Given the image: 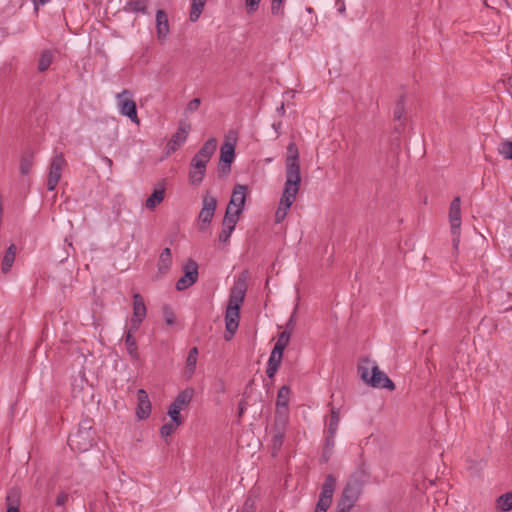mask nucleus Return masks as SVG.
Wrapping results in <instances>:
<instances>
[{
  "mask_svg": "<svg viewBox=\"0 0 512 512\" xmlns=\"http://www.w3.org/2000/svg\"><path fill=\"white\" fill-rule=\"evenodd\" d=\"M193 393V389H185L176 396V398L171 404H173L174 406H178V408L180 409H183L191 402L193 398Z\"/></svg>",
  "mask_w": 512,
  "mask_h": 512,
  "instance_id": "4be33fe9",
  "label": "nucleus"
},
{
  "mask_svg": "<svg viewBox=\"0 0 512 512\" xmlns=\"http://www.w3.org/2000/svg\"><path fill=\"white\" fill-rule=\"evenodd\" d=\"M178 426H180V425L176 424L175 422H172V421L165 423L160 429L161 436L169 437L176 430V428Z\"/></svg>",
  "mask_w": 512,
  "mask_h": 512,
  "instance_id": "ea45409f",
  "label": "nucleus"
},
{
  "mask_svg": "<svg viewBox=\"0 0 512 512\" xmlns=\"http://www.w3.org/2000/svg\"><path fill=\"white\" fill-rule=\"evenodd\" d=\"M239 216L240 214H237L233 210L226 209L222 225L224 227L235 229V226L239 220Z\"/></svg>",
  "mask_w": 512,
  "mask_h": 512,
  "instance_id": "72a5a7b5",
  "label": "nucleus"
},
{
  "mask_svg": "<svg viewBox=\"0 0 512 512\" xmlns=\"http://www.w3.org/2000/svg\"><path fill=\"white\" fill-rule=\"evenodd\" d=\"M358 372L361 379L374 388H386L390 391L395 389L394 383L374 361L364 359L358 366Z\"/></svg>",
  "mask_w": 512,
  "mask_h": 512,
  "instance_id": "7ed1b4c3",
  "label": "nucleus"
},
{
  "mask_svg": "<svg viewBox=\"0 0 512 512\" xmlns=\"http://www.w3.org/2000/svg\"><path fill=\"white\" fill-rule=\"evenodd\" d=\"M285 348H286V346L281 345L280 343L276 342L271 353H273V354H275L277 356L278 355L283 356V351H284Z\"/></svg>",
  "mask_w": 512,
  "mask_h": 512,
  "instance_id": "603ef678",
  "label": "nucleus"
},
{
  "mask_svg": "<svg viewBox=\"0 0 512 512\" xmlns=\"http://www.w3.org/2000/svg\"><path fill=\"white\" fill-rule=\"evenodd\" d=\"M181 410L182 409L178 408V406H174L173 404L170 405L168 410V415L171 418V421L179 425L183 423V419L180 415Z\"/></svg>",
  "mask_w": 512,
  "mask_h": 512,
  "instance_id": "58836bf2",
  "label": "nucleus"
},
{
  "mask_svg": "<svg viewBox=\"0 0 512 512\" xmlns=\"http://www.w3.org/2000/svg\"><path fill=\"white\" fill-rule=\"evenodd\" d=\"M183 270V276L176 283V289L178 291H183L189 288L198 279V264L194 260L189 259Z\"/></svg>",
  "mask_w": 512,
  "mask_h": 512,
  "instance_id": "9b49d317",
  "label": "nucleus"
},
{
  "mask_svg": "<svg viewBox=\"0 0 512 512\" xmlns=\"http://www.w3.org/2000/svg\"><path fill=\"white\" fill-rule=\"evenodd\" d=\"M172 264V255L170 248H164L160 254L158 261V270L162 273H166Z\"/></svg>",
  "mask_w": 512,
  "mask_h": 512,
  "instance_id": "5701e85b",
  "label": "nucleus"
},
{
  "mask_svg": "<svg viewBox=\"0 0 512 512\" xmlns=\"http://www.w3.org/2000/svg\"><path fill=\"white\" fill-rule=\"evenodd\" d=\"M339 421H340L339 409L332 408L329 423H328V429H327V432L329 434L336 435V432L338 430Z\"/></svg>",
  "mask_w": 512,
  "mask_h": 512,
  "instance_id": "2f4dec72",
  "label": "nucleus"
},
{
  "mask_svg": "<svg viewBox=\"0 0 512 512\" xmlns=\"http://www.w3.org/2000/svg\"><path fill=\"white\" fill-rule=\"evenodd\" d=\"M68 499H69V494L62 491L58 494L55 504L59 507H62L67 503Z\"/></svg>",
  "mask_w": 512,
  "mask_h": 512,
  "instance_id": "09e8293b",
  "label": "nucleus"
},
{
  "mask_svg": "<svg viewBox=\"0 0 512 512\" xmlns=\"http://www.w3.org/2000/svg\"><path fill=\"white\" fill-rule=\"evenodd\" d=\"M235 157V145L226 141L223 143L220 149V161H219V174L221 176H226L230 173L231 163L233 162Z\"/></svg>",
  "mask_w": 512,
  "mask_h": 512,
  "instance_id": "f8f14e48",
  "label": "nucleus"
},
{
  "mask_svg": "<svg viewBox=\"0 0 512 512\" xmlns=\"http://www.w3.org/2000/svg\"><path fill=\"white\" fill-rule=\"evenodd\" d=\"M332 500L327 498L319 497V500L316 504L315 512H327V509L330 507Z\"/></svg>",
  "mask_w": 512,
  "mask_h": 512,
  "instance_id": "a19ab883",
  "label": "nucleus"
},
{
  "mask_svg": "<svg viewBox=\"0 0 512 512\" xmlns=\"http://www.w3.org/2000/svg\"><path fill=\"white\" fill-rule=\"evenodd\" d=\"M498 152L501 154L505 159L512 160V141H505L502 142L498 147Z\"/></svg>",
  "mask_w": 512,
  "mask_h": 512,
  "instance_id": "4c0bfd02",
  "label": "nucleus"
},
{
  "mask_svg": "<svg viewBox=\"0 0 512 512\" xmlns=\"http://www.w3.org/2000/svg\"><path fill=\"white\" fill-rule=\"evenodd\" d=\"M337 479L334 475L329 474L326 476L319 497L332 500L336 488Z\"/></svg>",
  "mask_w": 512,
  "mask_h": 512,
  "instance_id": "a211bd4d",
  "label": "nucleus"
},
{
  "mask_svg": "<svg viewBox=\"0 0 512 512\" xmlns=\"http://www.w3.org/2000/svg\"><path fill=\"white\" fill-rule=\"evenodd\" d=\"M334 437H335V435H331L327 432L325 449L332 450V448L334 447Z\"/></svg>",
  "mask_w": 512,
  "mask_h": 512,
  "instance_id": "864d4df0",
  "label": "nucleus"
},
{
  "mask_svg": "<svg viewBox=\"0 0 512 512\" xmlns=\"http://www.w3.org/2000/svg\"><path fill=\"white\" fill-rule=\"evenodd\" d=\"M284 440V432L281 429H277L272 438V451L275 455L282 447Z\"/></svg>",
  "mask_w": 512,
  "mask_h": 512,
  "instance_id": "f704fd0d",
  "label": "nucleus"
},
{
  "mask_svg": "<svg viewBox=\"0 0 512 512\" xmlns=\"http://www.w3.org/2000/svg\"><path fill=\"white\" fill-rule=\"evenodd\" d=\"M276 415L283 421H286L288 416V406H285V408H280L276 406Z\"/></svg>",
  "mask_w": 512,
  "mask_h": 512,
  "instance_id": "3c124183",
  "label": "nucleus"
},
{
  "mask_svg": "<svg viewBox=\"0 0 512 512\" xmlns=\"http://www.w3.org/2000/svg\"><path fill=\"white\" fill-rule=\"evenodd\" d=\"M261 0H245V6L248 14L256 12Z\"/></svg>",
  "mask_w": 512,
  "mask_h": 512,
  "instance_id": "a18cd8bd",
  "label": "nucleus"
},
{
  "mask_svg": "<svg viewBox=\"0 0 512 512\" xmlns=\"http://www.w3.org/2000/svg\"><path fill=\"white\" fill-rule=\"evenodd\" d=\"M290 396V388L286 385L282 386L277 393L276 406L280 408H285L288 406Z\"/></svg>",
  "mask_w": 512,
  "mask_h": 512,
  "instance_id": "473e14b6",
  "label": "nucleus"
},
{
  "mask_svg": "<svg viewBox=\"0 0 512 512\" xmlns=\"http://www.w3.org/2000/svg\"><path fill=\"white\" fill-rule=\"evenodd\" d=\"M34 4H46L49 0H32Z\"/></svg>",
  "mask_w": 512,
  "mask_h": 512,
  "instance_id": "bf43d9fd",
  "label": "nucleus"
},
{
  "mask_svg": "<svg viewBox=\"0 0 512 512\" xmlns=\"http://www.w3.org/2000/svg\"><path fill=\"white\" fill-rule=\"evenodd\" d=\"M233 231H234V229H232L230 227H224L223 226L222 231L219 234V241L222 242V243H227L229 241L230 236H231Z\"/></svg>",
  "mask_w": 512,
  "mask_h": 512,
  "instance_id": "49530a36",
  "label": "nucleus"
},
{
  "mask_svg": "<svg viewBox=\"0 0 512 512\" xmlns=\"http://www.w3.org/2000/svg\"><path fill=\"white\" fill-rule=\"evenodd\" d=\"M331 453H332L331 449H325L324 450V452H323V460H324V462H327L329 460Z\"/></svg>",
  "mask_w": 512,
  "mask_h": 512,
  "instance_id": "6e6d98bb",
  "label": "nucleus"
},
{
  "mask_svg": "<svg viewBox=\"0 0 512 512\" xmlns=\"http://www.w3.org/2000/svg\"><path fill=\"white\" fill-rule=\"evenodd\" d=\"M247 191L248 187L246 185H235L226 209L233 210L237 214H241L245 205Z\"/></svg>",
  "mask_w": 512,
  "mask_h": 512,
  "instance_id": "ddd939ff",
  "label": "nucleus"
},
{
  "mask_svg": "<svg viewBox=\"0 0 512 512\" xmlns=\"http://www.w3.org/2000/svg\"><path fill=\"white\" fill-rule=\"evenodd\" d=\"M137 409L136 415L140 420H144L149 417L151 413V403L147 392L144 389H139L137 392Z\"/></svg>",
  "mask_w": 512,
  "mask_h": 512,
  "instance_id": "dca6fc26",
  "label": "nucleus"
},
{
  "mask_svg": "<svg viewBox=\"0 0 512 512\" xmlns=\"http://www.w3.org/2000/svg\"><path fill=\"white\" fill-rule=\"evenodd\" d=\"M496 508L502 512L512 510V492H506L496 500Z\"/></svg>",
  "mask_w": 512,
  "mask_h": 512,
  "instance_id": "c85d7f7f",
  "label": "nucleus"
},
{
  "mask_svg": "<svg viewBox=\"0 0 512 512\" xmlns=\"http://www.w3.org/2000/svg\"><path fill=\"white\" fill-rule=\"evenodd\" d=\"M201 105V99L200 98H194L191 101L188 102L185 112L186 113H193L199 109Z\"/></svg>",
  "mask_w": 512,
  "mask_h": 512,
  "instance_id": "c03bdc74",
  "label": "nucleus"
},
{
  "mask_svg": "<svg viewBox=\"0 0 512 512\" xmlns=\"http://www.w3.org/2000/svg\"><path fill=\"white\" fill-rule=\"evenodd\" d=\"M147 314L143 297L139 293L133 295V316L131 318V327L138 330L140 323Z\"/></svg>",
  "mask_w": 512,
  "mask_h": 512,
  "instance_id": "4468645a",
  "label": "nucleus"
},
{
  "mask_svg": "<svg viewBox=\"0 0 512 512\" xmlns=\"http://www.w3.org/2000/svg\"><path fill=\"white\" fill-rule=\"evenodd\" d=\"M94 444L93 432H86L84 430H77L68 438V445L72 450L85 452L88 451Z\"/></svg>",
  "mask_w": 512,
  "mask_h": 512,
  "instance_id": "1a4fd4ad",
  "label": "nucleus"
},
{
  "mask_svg": "<svg viewBox=\"0 0 512 512\" xmlns=\"http://www.w3.org/2000/svg\"><path fill=\"white\" fill-rule=\"evenodd\" d=\"M461 200L460 197H455L449 210V221L451 225L452 243L455 249H458L460 243V226H461Z\"/></svg>",
  "mask_w": 512,
  "mask_h": 512,
  "instance_id": "423d86ee",
  "label": "nucleus"
},
{
  "mask_svg": "<svg viewBox=\"0 0 512 512\" xmlns=\"http://www.w3.org/2000/svg\"><path fill=\"white\" fill-rule=\"evenodd\" d=\"M54 59V53L47 49L41 52L39 60H38V66L37 69L39 72H45L50 65L52 64Z\"/></svg>",
  "mask_w": 512,
  "mask_h": 512,
  "instance_id": "b1692460",
  "label": "nucleus"
},
{
  "mask_svg": "<svg viewBox=\"0 0 512 512\" xmlns=\"http://www.w3.org/2000/svg\"><path fill=\"white\" fill-rule=\"evenodd\" d=\"M78 430H84L86 432H92V422L90 419H85L79 424Z\"/></svg>",
  "mask_w": 512,
  "mask_h": 512,
  "instance_id": "8fccbe9b",
  "label": "nucleus"
},
{
  "mask_svg": "<svg viewBox=\"0 0 512 512\" xmlns=\"http://www.w3.org/2000/svg\"><path fill=\"white\" fill-rule=\"evenodd\" d=\"M217 206V200L214 196L205 195L203 197L202 209L199 213L200 231H204L211 223Z\"/></svg>",
  "mask_w": 512,
  "mask_h": 512,
  "instance_id": "9d476101",
  "label": "nucleus"
},
{
  "mask_svg": "<svg viewBox=\"0 0 512 512\" xmlns=\"http://www.w3.org/2000/svg\"><path fill=\"white\" fill-rule=\"evenodd\" d=\"M163 318L167 325H173L175 323V315L170 307L165 306L163 308Z\"/></svg>",
  "mask_w": 512,
  "mask_h": 512,
  "instance_id": "37998d69",
  "label": "nucleus"
},
{
  "mask_svg": "<svg viewBox=\"0 0 512 512\" xmlns=\"http://www.w3.org/2000/svg\"><path fill=\"white\" fill-rule=\"evenodd\" d=\"M206 1L207 0H192L191 10H190V15H189V19L191 22H196L199 19L200 15L205 7Z\"/></svg>",
  "mask_w": 512,
  "mask_h": 512,
  "instance_id": "c756f323",
  "label": "nucleus"
},
{
  "mask_svg": "<svg viewBox=\"0 0 512 512\" xmlns=\"http://www.w3.org/2000/svg\"><path fill=\"white\" fill-rule=\"evenodd\" d=\"M247 291V282L244 276H240L230 290L228 305L225 311V340L232 339L239 327L240 309Z\"/></svg>",
  "mask_w": 512,
  "mask_h": 512,
  "instance_id": "f03ea898",
  "label": "nucleus"
},
{
  "mask_svg": "<svg viewBox=\"0 0 512 512\" xmlns=\"http://www.w3.org/2000/svg\"><path fill=\"white\" fill-rule=\"evenodd\" d=\"M282 357L283 356H280V355L277 356L273 353L270 354V357H269V360L267 363V369H266V374L269 378H273L275 376L277 370L279 369V367L281 365Z\"/></svg>",
  "mask_w": 512,
  "mask_h": 512,
  "instance_id": "cd10ccee",
  "label": "nucleus"
},
{
  "mask_svg": "<svg viewBox=\"0 0 512 512\" xmlns=\"http://www.w3.org/2000/svg\"><path fill=\"white\" fill-rule=\"evenodd\" d=\"M362 491V482L357 478L350 479L345 485L336 512H349L358 500Z\"/></svg>",
  "mask_w": 512,
  "mask_h": 512,
  "instance_id": "20e7f679",
  "label": "nucleus"
},
{
  "mask_svg": "<svg viewBox=\"0 0 512 512\" xmlns=\"http://www.w3.org/2000/svg\"><path fill=\"white\" fill-rule=\"evenodd\" d=\"M20 491L17 488H12L8 491L6 496V512H19Z\"/></svg>",
  "mask_w": 512,
  "mask_h": 512,
  "instance_id": "6ab92c4d",
  "label": "nucleus"
},
{
  "mask_svg": "<svg viewBox=\"0 0 512 512\" xmlns=\"http://www.w3.org/2000/svg\"><path fill=\"white\" fill-rule=\"evenodd\" d=\"M134 331H135L134 328H132V327L129 328V330L126 334V337H125V345L127 347V351L129 353V355L133 359H137L138 358L137 344H136L135 338L132 335Z\"/></svg>",
  "mask_w": 512,
  "mask_h": 512,
  "instance_id": "bb28decb",
  "label": "nucleus"
},
{
  "mask_svg": "<svg viewBox=\"0 0 512 512\" xmlns=\"http://www.w3.org/2000/svg\"><path fill=\"white\" fill-rule=\"evenodd\" d=\"M294 325H295V318H294V314H293L290 317V319L288 320V322L286 323L285 330H288V331H290V333H292V331L294 329Z\"/></svg>",
  "mask_w": 512,
  "mask_h": 512,
  "instance_id": "5fc2aeb1",
  "label": "nucleus"
},
{
  "mask_svg": "<svg viewBox=\"0 0 512 512\" xmlns=\"http://www.w3.org/2000/svg\"><path fill=\"white\" fill-rule=\"evenodd\" d=\"M338 11L340 13H343L345 11V6L344 5H341V7L338 8Z\"/></svg>",
  "mask_w": 512,
  "mask_h": 512,
  "instance_id": "680f3d73",
  "label": "nucleus"
},
{
  "mask_svg": "<svg viewBox=\"0 0 512 512\" xmlns=\"http://www.w3.org/2000/svg\"><path fill=\"white\" fill-rule=\"evenodd\" d=\"M241 512H253L252 504H249L248 501H246Z\"/></svg>",
  "mask_w": 512,
  "mask_h": 512,
  "instance_id": "4d7b16f0",
  "label": "nucleus"
},
{
  "mask_svg": "<svg viewBox=\"0 0 512 512\" xmlns=\"http://www.w3.org/2000/svg\"><path fill=\"white\" fill-rule=\"evenodd\" d=\"M404 114H405L404 97L401 96L394 107L393 117L395 120L400 121L404 117Z\"/></svg>",
  "mask_w": 512,
  "mask_h": 512,
  "instance_id": "e433bc0d",
  "label": "nucleus"
},
{
  "mask_svg": "<svg viewBox=\"0 0 512 512\" xmlns=\"http://www.w3.org/2000/svg\"><path fill=\"white\" fill-rule=\"evenodd\" d=\"M169 31L167 14L164 10L159 9L156 13V32L158 39H165Z\"/></svg>",
  "mask_w": 512,
  "mask_h": 512,
  "instance_id": "f3484780",
  "label": "nucleus"
},
{
  "mask_svg": "<svg viewBox=\"0 0 512 512\" xmlns=\"http://www.w3.org/2000/svg\"><path fill=\"white\" fill-rule=\"evenodd\" d=\"M190 125L180 122L177 132L167 143L168 153L175 152L187 139Z\"/></svg>",
  "mask_w": 512,
  "mask_h": 512,
  "instance_id": "2eb2a0df",
  "label": "nucleus"
},
{
  "mask_svg": "<svg viewBox=\"0 0 512 512\" xmlns=\"http://www.w3.org/2000/svg\"><path fill=\"white\" fill-rule=\"evenodd\" d=\"M244 411H245V402L241 401L239 403V412H238L239 417H241L243 415Z\"/></svg>",
  "mask_w": 512,
  "mask_h": 512,
  "instance_id": "13d9d810",
  "label": "nucleus"
},
{
  "mask_svg": "<svg viewBox=\"0 0 512 512\" xmlns=\"http://www.w3.org/2000/svg\"><path fill=\"white\" fill-rule=\"evenodd\" d=\"M291 333L288 330H284L280 333L277 342L281 345L287 346L289 344Z\"/></svg>",
  "mask_w": 512,
  "mask_h": 512,
  "instance_id": "de8ad7c7",
  "label": "nucleus"
},
{
  "mask_svg": "<svg viewBox=\"0 0 512 512\" xmlns=\"http://www.w3.org/2000/svg\"><path fill=\"white\" fill-rule=\"evenodd\" d=\"M205 172H206L205 165H203V168H195V167L191 166L190 171H189L190 183L192 185H199L204 179Z\"/></svg>",
  "mask_w": 512,
  "mask_h": 512,
  "instance_id": "7c9ffc66",
  "label": "nucleus"
},
{
  "mask_svg": "<svg viewBox=\"0 0 512 512\" xmlns=\"http://www.w3.org/2000/svg\"><path fill=\"white\" fill-rule=\"evenodd\" d=\"M33 153L31 151H25L20 159L19 170L23 175L29 174L33 166Z\"/></svg>",
  "mask_w": 512,
  "mask_h": 512,
  "instance_id": "393cba45",
  "label": "nucleus"
},
{
  "mask_svg": "<svg viewBox=\"0 0 512 512\" xmlns=\"http://www.w3.org/2000/svg\"><path fill=\"white\" fill-rule=\"evenodd\" d=\"M197 356H198L197 347L191 348L189 350V353H188V356L186 359V372L185 373L188 377H191L195 372V368H196V364H197Z\"/></svg>",
  "mask_w": 512,
  "mask_h": 512,
  "instance_id": "a878e982",
  "label": "nucleus"
},
{
  "mask_svg": "<svg viewBox=\"0 0 512 512\" xmlns=\"http://www.w3.org/2000/svg\"><path fill=\"white\" fill-rule=\"evenodd\" d=\"M66 164V160L62 153L55 154L52 157L47 179V189L49 191H54L56 189L61 179L62 170L65 168Z\"/></svg>",
  "mask_w": 512,
  "mask_h": 512,
  "instance_id": "0eeeda50",
  "label": "nucleus"
},
{
  "mask_svg": "<svg viewBox=\"0 0 512 512\" xmlns=\"http://www.w3.org/2000/svg\"><path fill=\"white\" fill-rule=\"evenodd\" d=\"M216 147V138L212 137L208 139L200 148V150L194 155V157L191 160L190 166H193L195 168H203V165L206 166L211 157L213 156Z\"/></svg>",
  "mask_w": 512,
  "mask_h": 512,
  "instance_id": "6e6552de",
  "label": "nucleus"
},
{
  "mask_svg": "<svg viewBox=\"0 0 512 512\" xmlns=\"http://www.w3.org/2000/svg\"><path fill=\"white\" fill-rule=\"evenodd\" d=\"M300 184L301 173L298 148L294 142H291L287 146L286 181L278 208L275 213L276 223H281L287 216V213L299 192Z\"/></svg>",
  "mask_w": 512,
  "mask_h": 512,
  "instance_id": "f257e3e1",
  "label": "nucleus"
},
{
  "mask_svg": "<svg viewBox=\"0 0 512 512\" xmlns=\"http://www.w3.org/2000/svg\"><path fill=\"white\" fill-rule=\"evenodd\" d=\"M146 0H130L127 3V9L132 12H142L146 13Z\"/></svg>",
  "mask_w": 512,
  "mask_h": 512,
  "instance_id": "c9c22d12",
  "label": "nucleus"
},
{
  "mask_svg": "<svg viewBox=\"0 0 512 512\" xmlns=\"http://www.w3.org/2000/svg\"><path fill=\"white\" fill-rule=\"evenodd\" d=\"M106 161L111 165L112 164V160L109 159V158H106Z\"/></svg>",
  "mask_w": 512,
  "mask_h": 512,
  "instance_id": "e2e57ef3",
  "label": "nucleus"
},
{
  "mask_svg": "<svg viewBox=\"0 0 512 512\" xmlns=\"http://www.w3.org/2000/svg\"><path fill=\"white\" fill-rule=\"evenodd\" d=\"M283 3L284 0H272L271 2V13L273 15H283Z\"/></svg>",
  "mask_w": 512,
  "mask_h": 512,
  "instance_id": "79ce46f5",
  "label": "nucleus"
},
{
  "mask_svg": "<svg viewBox=\"0 0 512 512\" xmlns=\"http://www.w3.org/2000/svg\"><path fill=\"white\" fill-rule=\"evenodd\" d=\"M278 113L283 114L285 112L284 105L282 104L278 109Z\"/></svg>",
  "mask_w": 512,
  "mask_h": 512,
  "instance_id": "052dcab7",
  "label": "nucleus"
},
{
  "mask_svg": "<svg viewBox=\"0 0 512 512\" xmlns=\"http://www.w3.org/2000/svg\"><path fill=\"white\" fill-rule=\"evenodd\" d=\"M16 251H17V247L15 244H11L7 248L5 255L3 257V260H2V266H1V270L3 273H7L10 271V269L15 261Z\"/></svg>",
  "mask_w": 512,
  "mask_h": 512,
  "instance_id": "412c9836",
  "label": "nucleus"
},
{
  "mask_svg": "<svg viewBox=\"0 0 512 512\" xmlns=\"http://www.w3.org/2000/svg\"><path fill=\"white\" fill-rule=\"evenodd\" d=\"M164 197V187L154 189L153 193L146 199L145 207L153 211L164 200Z\"/></svg>",
  "mask_w": 512,
  "mask_h": 512,
  "instance_id": "aec40b11",
  "label": "nucleus"
},
{
  "mask_svg": "<svg viewBox=\"0 0 512 512\" xmlns=\"http://www.w3.org/2000/svg\"><path fill=\"white\" fill-rule=\"evenodd\" d=\"M117 106L121 115L128 117L133 123L139 124L140 120L137 115V107L132 99L130 90L124 89L116 95Z\"/></svg>",
  "mask_w": 512,
  "mask_h": 512,
  "instance_id": "39448f33",
  "label": "nucleus"
}]
</instances>
